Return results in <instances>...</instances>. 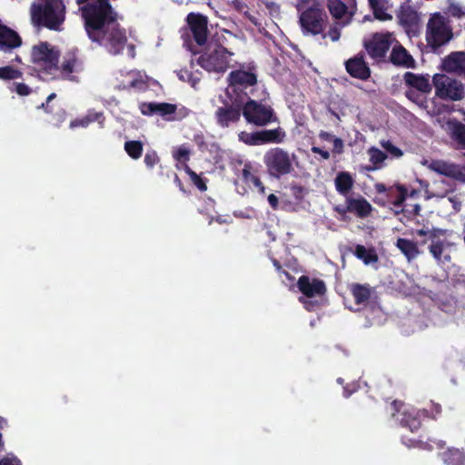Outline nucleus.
I'll return each instance as SVG.
<instances>
[{
	"instance_id": "31",
	"label": "nucleus",
	"mask_w": 465,
	"mask_h": 465,
	"mask_svg": "<svg viewBox=\"0 0 465 465\" xmlns=\"http://www.w3.org/2000/svg\"><path fill=\"white\" fill-rule=\"evenodd\" d=\"M418 414V411L413 408L404 409L402 411L403 417L401 419V422L405 426H408L411 430H417L420 425V421L417 417Z\"/></svg>"
},
{
	"instance_id": "30",
	"label": "nucleus",
	"mask_w": 465,
	"mask_h": 465,
	"mask_svg": "<svg viewBox=\"0 0 465 465\" xmlns=\"http://www.w3.org/2000/svg\"><path fill=\"white\" fill-rule=\"evenodd\" d=\"M447 127L450 136L456 140L461 147H465V125L458 122L449 121Z\"/></svg>"
},
{
	"instance_id": "25",
	"label": "nucleus",
	"mask_w": 465,
	"mask_h": 465,
	"mask_svg": "<svg viewBox=\"0 0 465 465\" xmlns=\"http://www.w3.org/2000/svg\"><path fill=\"white\" fill-rule=\"evenodd\" d=\"M257 144L267 143H282L285 134L282 129L262 130L256 132Z\"/></svg>"
},
{
	"instance_id": "55",
	"label": "nucleus",
	"mask_w": 465,
	"mask_h": 465,
	"mask_svg": "<svg viewBox=\"0 0 465 465\" xmlns=\"http://www.w3.org/2000/svg\"><path fill=\"white\" fill-rule=\"evenodd\" d=\"M398 189L401 192V197L395 203L396 205H400L405 200V195H406V193H407L406 190L403 189L401 186H399Z\"/></svg>"
},
{
	"instance_id": "35",
	"label": "nucleus",
	"mask_w": 465,
	"mask_h": 465,
	"mask_svg": "<svg viewBox=\"0 0 465 465\" xmlns=\"http://www.w3.org/2000/svg\"><path fill=\"white\" fill-rule=\"evenodd\" d=\"M398 18L402 25H411L416 22L417 14L409 5H403L399 10Z\"/></svg>"
},
{
	"instance_id": "8",
	"label": "nucleus",
	"mask_w": 465,
	"mask_h": 465,
	"mask_svg": "<svg viewBox=\"0 0 465 465\" xmlns=\"http://www.w3.org/2000/svg\"><path fill=\"white\" fill-rule=\"evenodd\" d=\"M114 77L115 87L118 89L143 91L149 86V78L140 71L120 70Z\"/></svg>"
},
{
	"instance_id": "10",
	"label": "nucleus",
	"mask_w": 465,
	"mask_h": 465,
	"mask_svg": "<svg viewBox=\"0 0 465 465\" xmlns=\"http://www.w3.org/2000/svg\"><path fill=\"white\" fill-rule=\"evenodd\" d=\"M325 20L326 15L318 4L308 8L300 15V24L305 34L317 35L322 33Z\"/></svg>"
},
{
	"instance_id": "42",
	"label": "nucleus",
	"mask_w": 465,
	"mask_h": 465,
	"mask_svg": "<svg viewBox=\"0 0 465 465\" xmlns=\"http://www.w3.org/2000/svg\"><path fill=\"white\" fill-rule=\"evenodd\" d=\"M255 135H256V132H254V133L241 132L239 134V139H240V141L243 142L246 144L257 145V138Z\"/></svg>"
},
{
	"instance_id": "57",
	"label": "nucleus",
	"mask_w": 465,
	"mask_h": 465,
	"mask_svg": "<svg viewBox=\"0 0 465 465\" xmlns=\"http://www.w3.org/2000/svg\"><path fill=\"white\" fill-rule=\"evenodd\" d=\"M300 301L304 304L307 310H312L313 303L305 298H301Z\"/></svg>"
},
{
	"instance_id": "9",
	"label": "nucleus",
	"mask_w": 465,
	"mask_h": 465,
	"mask_svg": "<svg viewBox=\"0 0 465 465\" xmlns=\"http://www.w3.org/2000/svg\"><path fill=\"white\" fill-rule=\"evenodd\" d=\"M293 159V155L291 156L281 149H274L266 153L265 163L270 173L279 177L292 171Z\"/></svg>"
},
{
	"instance_id": "50",
	"label": "nucleus",
	"mask_w": 465,
	"mask_h": 465,
	"mask_svg": "<svg viewBox=\"0 0 465 465\" xmlns=\"http://www.w3.org/2000/svg\"><path fill=\"white\" fill-rule=\"evenodd\" d=\"M450 13L454 16H460L464 14L462 7L459 4H450L449 7Z\"/></svg>"
},
{
	"instance_id": "24",
	"label": "nucleus",
	"mask_w": 465,
	"mask_h": 465,
	"mask_svg": "<svg viewBox=\"0 0 465 465\" xmlns=\"http://www.w3.org/2000/svg\"><path fill=\"white\" fill-rule=\"evenodd\" d=\"M232 105H233L232 104ZM217 122L222 126H228L232 123H236L240 119V111L238 108L223 107L216 111Z\"/></svg>"
},
{
	"instance_id": "17",
	"label": "nucleus",
	"mask_w": 465,
	"mask_h": 465,
	"mask_svg": "<svg viewBox=\"0 0 465 465\" xmlns=\"http://www.w3.org/2000/svg\"><path fill=\"white\" fill-rule=\"evenodd\" d=\"M252 185L258 188L261 193H265V188L262 186V183L258 179V177L253 173L252 169L250 164H245L242 171V177L236 183L237 191L244 194L247 193V187L251 188Z\"/></svg>"
},
{
	"instance_id": "33",
	"label": "nucleus",
	"mask_w": 465,
	"mask_h": 465,
	"mask_svg": "<svg viewBox=\"0 0 465 465\" xmlns=\"http://www.w3.org/2000/svg\"><path fill=\"white\" fill-rule=\"evenodd\" d=\"M320 139L331 145L332 153L341 154L343 152L344 144L341 139L329 133H321Z\"/></svg>"
},
{
	"instance_id": "34",
	"label": "nucleus",
	"mask_w": 465,
	"mask_h": 465,
	"mask_svg": "<svg viewBox=\"0 0 465 465\" xmlns=\"http://www.w3.org/2000/svg\"><path fill=\"white\" fill-rule=\"evenodd\" d=\"M353 184V180L349 173H340L335 179V186L339 193H347Z\"/></svg>"
},
{
	"instance_id": "49",
	"label": "nucleus",
	"mask_w": 465,
	"mask_h": 465,
	"mask_svg": "<svg viewBox=\"0 0 465 465\" xmlns=\"http://www.w3.org/2000/svg\"><path fill=\"white\" fill-rule=\"evenodd\" d=\"M15 91L19 95H28L31 92V89L25 84H15Z\"/></svg>"
},
{
	"instance_id": "39",
	"label": "nucleus",
	"mask_w": 465,
	"mask_h": 465,
	"mask_svg": "<svg viewBox=\"0 0 465 465\" xmlns=\"http://www.w3.org/2000/svg\"><path fill=\"white\" fill-rule=\"evenodd\" d=\"M22 76V72L14 66L6 65L0 67V79L15 80Z\"/></svg>"
},
{
	"instance_id": "14",
	"label": "nucleus",
	"mask_w": 465,
	"mask_h": 465,
	"mask_svg": "<svg viewBox=\"0 0 465 465\" xmlns=\"http://www.w3.org/2000/svg\"><path fill=\"white\" fill-rule=\"evenodd\" d=\"M298 288L306 298L322 297L325 291V284L318 279L302 276L297 282Z\"/></svg>"
},
{
	"instance_id": "48",
	"label": "nucleus",
	"mask_w": 465,
	"mask_h": 465,
	"mask_svg": "<svg viewBox=\"0 0 465 465\" xmlns=\"http://www.w3.org/2000/svg\"><path fill=\"white\" fill-rule=\"evenodd\" d=\"M178 76L182 81L190 82L193 87H195L198 83V79L193 78L187 71H180Z\"/></svg>"
},
{
	"instance_id": "13",
	"label": "nucleus",
	"mask_w": 465,
	"mask_h": 465,
	"mask_svg": "<svg viewBox=\"0 0 465 465\" xmlns=\"http://www.w3.org/2000/svg\"><path fill=\"white\" fill-rule=\"evenodd\" d=\"M392 41L391 34H376L369 42H366L365 47L372 58L381 59L384 57Z\"/></svg>"
},
{
	"instance_id": "11",
	"label": "nucleus",
	"mask_w": 465,
	"mask_h": 465,
	"mask_svg": "<svg viewBox=\"0 0 465 465\" xmlns=\"http://www.w3.org/2000/svg\"><path fill=\"white\" fill-rule=\"evenodd\" d=\"M59 52L47 43H40L33 47L32 59L46 71L56 68Z\"/></svg>"
},
{
	"instance_id": "23",
	"label": "nucleus",
	"mask_w": 465,
	"mask_h": 465,
	"mask_svg": "<svg viewBox=\"0 0 465 465\" xmlns=\"http://www.w3.org/2000/svg\"><path fill=\"white\" fill-rule=\"evenodd\" d=\"M328 7L330 13L335 19H341V24L350 23L351 14L348 11L347 6L340 0H329Z\"/></svg>"
},
{
	"instance_id": "60",
	"label": "nucleus",
	"mask_w": 465,
	"mask_h": 465,
	"mask_svg": "<svg viewBox=\"0 0 465 465\" xmlns=\"http://www.w3.org/2000/svg\"><path fill=\"white\" fill-rule=\"evenodd\" d=\"M435 411H436V413H440V405H436V406H435Z\"/></svg>"
},
{
	"instance_id": "61",
	"label": "nucleus",
	"mask_w": 465,
	"mask_h": 465,
	"mask_svg": "<svg viewBox=\"0 0 465 465\" xmlns=\"http://www.w3.org/2000/svg\"><path fill=\"white\" fill-rule=\"evenodd\" d=\"M54 96H55V94H51L48 96L47 100H48V101H51Z\"/></svg>"
},
{
	"instance_id": "53",
	"label": "nucleus",
	"mask_w": 465,
	"mask_h": 465,
	"mask_svg": "<svg viewBox=\"0 0 465 465\" xmlns=\"http://www.w3.org/2000/svg\"><path fill=\"white\" fill-rule=\"evenodd\" d=\"M312 151L315 153H319L324 160H328L330 158V153L326 150H322L319 147L313 146Z\"/></svg>"
},
{
	"instance_id": "45",
	"label": "nucleus",
	"mask_w": 465,
	"mask_h": 465,
	"mask_svg": "<svg viewBox=\"0 0 465 465\" xmlns=\"http://www.w3.org/2000/svg\"><path fill=\"white\" fill-rule=\"evenodd\" d=\"M382 147L392 156L395 158H399L402 156V151L398 147L391 144L390 142L382 143Z\"/></svg>"
},
{
	"instance_id": "3",
	"label": "nucleus",
	"mask_w": 465,
	"mask_h": 465,
	"mask_svg": "<svg viewBox=\"0 0 465 465\" xmlns=\"http://www.w3.org/2000/svg\"><path fill=\"white\" fill-rule=\"evenodd\" d=\"M233 53L223 46L211 42L200 54L197 62L201 67L209 72L223 73L233 61Z\"/></svg>"
},
{
	"instance_id": "28",
	"label": "nucleus",
	"mask_w": 465,
	"mask_h": 465,
	"mask_svg": "<svg viewBox=\"0 0 465 465\" xmlns=\"http://www.w3.org/2000/svg\"><path fill=\"white\" fill-rule=\"evenodd\" d=\"M391 61L394 64L413 67L414 60L402 46H395L391 54Z\"/></svg>"
},
{
	"instance_id": "46",
	"label": "nucleus",
	"mask_w": 465,
	"mask_h": 465,
	"mask_svg": "<svg viewBox=\"0 0 465 465\" xmlns=\"http://www.w3.org/2000/svg\"><path fill=\"white\" fill-rule=\"evenodd\" d=\"M158 162L159 157L154 151L148 152L144 156V163L149 168H153Z\"/></svg>"
},
{
	"instance_id": "5",
	"label": "nucleus",
	"mask_w": 465,
	"mask_h": 465,
	"mask_svg": "<svg viewBox=\"0 0 465 465\" xmlns=\"http://www.w3.org/2000/svg\"><path fill=\"white\" fill-rule=\"evenodd\" d=\"M452 38V31L445 18L440 15H434L427 24L426 40L433 48L440 47Z\"/></svg>"
},
{
	"instance_id": "58",
	"label": "nucleus",
	"mask_w": 465,
	"mask_h": 465,
	"mask_svg": "<svg viewBox=\"0 0 465 465\" xmlns=\"http://www.w3.org/2000/svg\"><path fill=\"white\" fill-rule=\"evenodd\" d=\"M431 230H429V231H425V230H419L417 231V234L420 235V236H428V238L430 239V234L429 232H430Z\"/></svg>"
},
{
	"instance_id": "4",
	"label": "nucleus",
	"mask_w": 465,
	"mask_h": 465,
	"mask_svg": "<svg viewBox=\"0 0 465 465\" xmlns=\"http://www.w3.org/2000/svg\"><path fill=\"white\" fill-rule=\"evenodd\" d=\"M229 86L227 94L231 103L240 107L247 100V89L257 83L256 74L243 70L233 71L229 74Z\"/></svg>"
},
{
	"instance_id": "38",
	"label": "nucleus",
	"mask_w": 465,
	"mask_h": 465,
	"mask_svg": "<svg viewBox=\"0 0 465 465\" xmlns=\"http://www.w3.org/2000/svg\"><path fill=\"white\" fill-rule=\"evenodd\" d=\"M124 149L133 159H138L143 153V144L138 141H129L124 144Z\"/></svg>"
},
{
	"instance_id": "1",
	"label": "nucleus",
	"mask_w": 465,
	"mask_h": 465,
	"mask_svg": "<svg viewBox=\"0 0 465 465\" xmlns=\"http://www.w3.org/2000/svg\"><path fill=\"white\" fill-rule=\"evenodd\" d=\"M82 12L89 37L104 45L111 53H120L126 36L114 22L115 17L107 0H95L84 6Z\"/></svg>"
},
{
	"instance_id": "2",
	"label": "nucleus",
	"mask_w": 465,
	"mask_h": 465,
	"mask_svg": "<svg viewBox=\"0 0 465 465\" xmlns=\"http://www.w3.org/2000/svg\"><path fill=\"white\" fill-rule=\"evenodd\" d=\"M63 0H36L31 7L32 20L52 30H60L64 21Z\"/></svg>"
},
{
	"instance_id": "44",
	"label": "nucleus",
	"mask_w": 465,
	"mask_h": 465,
	"mask_svg": "<svg viewBox=\"0 0 465 465\" xmlns=\"http://www.w3.org/2000/svg\"><path fill=\"white\" fill-rule=\"evenodd\" d=\"M188 174L190 175L192 182L194 183L195 186H197L199 190L203 192L207 190V186L204 181L197 173L189 170Z\"/></svg>"
},
{
	"instance_id": "20",
	"label": "nucleus",
	"mask_w": 465,
	"mask_h": 465,
	"mask_svg": "<svg viewBox=\"0 0 465 465\" xmlns=\"http://www.w3.org/2000/svg\"><path fill=\"white\" fill-rule=\"evenodd\" d=\"M176 106L167 103H143L140 104V111L143 115L157 114L163 117L173 114Z\"/></svg>"
},
{
	"instance_id": "54",
	"label": "nucleus",
	"mask_w": 465,
	"mask_h": 465,
	"mask_svg": "<svg viewBox=\"0 0 465 465\" xmlns=\"http://www.w3.org/2000/svg\"><path fill=\"white\" fill-rule=\"evenodd\" d=\"M268 202L270 203V205L273 208V209H277L278 207V198L276 195L274 194H270L268 196Z\"/></svg>"
},
{
	"instance_id": "21",
	"label": "nucleus",
	"mask_w": 465,
	"mask_h": 465,
	"mask_svg": "<svg viewBox=\"0 0 465 465\" xmlns=\"http://www.w3.org/2000/svg\"><path fill=\"white\" fill-rule=\"evenodd\" d=\"M372 210L371 203L362 197L349 198L346 202V211L361 218L368 216Z\"/></svg>"
},
{
	"instance_id": "52",
	"label": "nucleus",
	"mask_w": 465,
	"mask_h": 465,
	"mask_svg": "<svg viewBox=\"0 0 465 465\" xmlns=\"http://www.w3.org/2000/svg\"><path fill=\"white\" fill-rule=\"evenodd\" d=\"M327 36H329L331 38V41L335 42V41H338L339 38H340V30L339 28L335 25V26H332L328 34H327Z\"/></svg>"
},
{
	"instance_id": "26",
	"label": "nucleus",
	"mask_w": 465,
	"mask_h": 465,
	"mask_svg": "<svg viewBox=\"0 0 465 465\" xmlns=\"http://www.w3.org/2000/svg\"><path fill=\"white\" fill-rule=\"evenodd\" d=\"M404 80L408 85L412 86L420 92L428 93L430 91L431 87L429 78L426 76L408 72L404 74Z\"/></svg>"
},
{
	"instance_id": "27",
	"label": "nucleus",
	"mask_w": 465,
	"mask_h": 465,
	"mask_svg": "<svg viewBox=\"0 0 465 465\" xmlns=\"http://www.w3.org/2000/svg\"><path fill=\"white\" fill-rule=\"evenodd\" d=\"M369 3L376 19L381 21L392 19L391 8L385 0H369Z\"/></svg>"
},
{
	"instance_id": "6",
	"label": "nucleus",
	"mask_w": 465,
	"mask_h": 465,
	"mask_svg": "<svg viewBox=\"0 0 465 465\" xmlns=\"http://www.w3.org/2000/svg\"><path fill=\"white\" fill-rule=\"evenodd\" d=\"M432 81L439 97L452 101L465 97V85L461 82L441 74H434Z\"/></svg>"
},
{
	"instance_id": "51",
	"label": "nucleus",
	"mask_w": 465,
	"mask_h": 465,
	"mask_svg": "<svg viewBox=\"0 0 465 465\" xmlns=\"http://www.w3.org/2000/svg\"><path fill=\"white\" fill-rule=\"evenodd\" d=\"M0 465H21L20 461L14 456H6L0 460Z\"/></svg>"
},
{
	"instance_id": "12",
	"label": "nucleus",
	"mask_w": 465,
	"mask_h": 465,
	"mask_svg": "<svg viewBox=\"0 0 465 465\" xmlns=\"http://www.w3.org/2000/svg\"><path fill=\"white\" fill-rule=\"evenodd\" d=\"M242 104V114L248 123L262 126L272 121V111L270 107L260 104L253 100H246Z\"/></svg>"
},
{
	"instance_id": "63",
	"label": "nucleus",
	"mask_w": 465,
	"mask_h": 465,
	"mask_svg": "<svg viewBox=\"0 0 465 465\" xmlns=\"http://www.w3.org/2000/svg\"><path fill=\"white\" fill-rule=\"evenodd\" d=\"M400 404L401 407H402V404L401 403H398V402H394V406L397 407V405Z\"/></svg>"
},
{
	"instance_id": "18",
	"label": "nucleus",
	"mask_w": 465,
	"mask_h": 465,
	"mask_svg": "<svg viewBox=\"0 0 465 465\" xmlns=\"http://www.w3.org/2000/svg\"><path fill=\"white\" fill-rule=\"evenodd\" d=\"M422 164L427 166L430 170L436 172L440 174L445 175L447 177H451L455 179H460L461 178V171L459 166L444 162L440 160H434V161H423Z\"/></svg>"
},
{
	"instance_id": "16",
	"label": "nucleus",
	"mask_w": 465,
	"mask_h": 465,
	"mask_svg": "<svg viewBox=\"0 0 465 465\" xmlns=\"http://www.w3.org/2000/svg\"><path fill=\"white\" fill-rule=\"evenodd\" d=\"M187 22L195 41L199 45L205 43L208 33L206 17L199 14L191 13L187 16Z\"/></svg>"
},
{
	"instance_id": "40",
	"label": "nucleus",
	"mask_w": 465,
	"mask_h": 465,
	"mask_svg": "<svg viewBox=\"0 0 465 465\" xmlns=\"http://www.w3.org/2000/svg\"><path fill=\"white\" fill-rule=\"evenodd\" d=\"M368 154L370 161L373 163V167L371 170L379 168V165L386 159V154L378 148L372 147L369 149Z\"/></svg>"
},
{
	"instance_id": "37",
	"label": "nucleus",
	"mask_w": 465,
	"mask_h": 465,
	"mask_svg": "<svg viewBox=\"0 0 465 465\" xmlns=\"http://www.w3.org/2000/svg\"><path fill=\"white\" fill-rule=\"evenodd\" d=\"M351 290L357 303L365 302L371 296V290L365 285L353 284Z\"/></svg>"
},
{
	"instance_id": "43",
	"label": "nucleus",
	"mask_w": 465,
	"mask_h": 465,
	"mask_svg": "<svg viewBox=\"0 0 465 465\" xmlns=\"http://www.w3.org/2000/svg\"><path fill=\"white\" fill-rule=\"evenodd\" d=\"M190 152L185 146H180L173 152V157L180 162H186L189 159Z\"/></svg>"
},
{
	"instance_id": "15",
	"label": "nucleus",
	"mask_w": 465,
	"mask_h": 465,
	"mask_svg": "<svg viewBox=\"0 0 465 465\" xmlns=\"http://www.w3.org/2000/svg\"><path fill=\"white\" fill-rule=\"evenodd\" d=\"M441 69L449 74L465 76V52H452L441 61Z\"/></svg>"
},
{
	"instance_id": "32",
	"label": "nucleus",
	"mask_w": 465,
	"mask_h": 465,
	"mask_svg": "<svg viewBox=\"0 0 465 465\" xmlns=\"http://www.w3.org/2000/svg\"><path fill=\"white\" fill-rule=\"evenodd\" d=\"M355 255L366 265L373 264L378 262V255L373 249H367L362 245H358L355 249Z\"/></svg>"
},
{
	"instance_id": "59",
	"label": "nucleus",
	"mask_w": 465,
	"mask_h": 465,
	"mask_svg": "<svg viewBox=\"0 0 465 465\" xmlns=\"http://www.w3.org/2000/svg\"><path fill=\"white\" fill-rule=\"evenodd\" d=\"M376 189L380 193H383L385 191V186L381 183L376 185Z\"/></svg>"
},
{
	"instance_id": "36",
	"label": "nucleus",
	"mask_w": 465,
	"mask_h": 465,
	"mask_svg": "<svg viewBox=\"0 0 465 465\" xmlns=\"http://www.w3.org/2000/svg\"><path fill=\"white\" fill-rule=\"evenodd\" d=\"M443 460L447 465H464L465 456L459 450H448L443 454Z\"/></svg>"
},
{
	"instance_id": "22",
	"label": "nucleus",
	"mask_w": 465,
	"mask_h": 465,
	"mask_svg": "<svg viewBox=\"0 0 465 465\" xmlns=\"http://www.w3.org/2000/svg\"><path fill=\"white\" fill-rule=\"evenodd\" d=\"M347 72L353 77L366 79L370 76V69L365 62L359 57L350 59L346 63Z\"/></svg>"
},
{
	"instance_id": "56",
	"label": "nucleus",
	"mask_w": 465,
	"mask_h": 465,
	"mask_svg": "<svg viewBox=\"0 0 465 465\" xmlns=\"http://www.w3.org/2000/svg\"><path fill=\"white\" fill-rule=\"evenodd\" d=\"M448 195V191L446 192H439V191H431L430 192V197H440V198H443L445 196Z\"/></svg>"
},
{
	"instance_id": "7",
	"label": "nucleus",
	"mask_w": 465,
	"mask_h": 465,
	"mask_svg": "<svg viewBox=\"0 0 465 465\" xmlns=\"http://www.w3.org/2000/svg\"><path fill=\"white\" fill-rule=\"evenodd\" d=\"M447 233L443 229H432L430 234L431 242L429 250L439 264H445L451 260V252L454 244L445 239H441Z\"/></svg>"
},
{
	"instance_id": "19",
	"label": "nucleus",
	"mask_w": 465,
	"mask_h": 465,
	"mask_svg": "<svg viewBox=\"0 0 465 465\" xmlns=\"http://www.w3.org/2000/svg\"><path fill=\"white\" fill-rule=\"evenodd\" d=\"M83 62L74 54H67L61 65V74L64 78L74 80V74L82 72Z\"/></svg>"
},
{
	"instance_id": "29",
	"label": "nucleus",
	"mask_w": 465,
	"mask_h": 465,
	"mask_svg": "<svg viewBox=\"0 0 465 465\" xmlns=\"http://www.w3.org/2000/svg\"><path fill=\"white\" fill-rule=\"evenodd\" d=\"M396 246L409 261L416 259L420 253L417 243L407 239L399 238Z\"/></svg>"
},
{
	"instance_id": "41",
	"label": "nucleus",
	"mask_w": 465,
	"mask_h": 465,
	"mask_svg": "<svg viewBox=\"0 0 465 465\" xmlns=\"http://www.w3.org/2000/svg\"><path fill=\"white\" fill-rule=\"evenodd\" d=\"M100 117H101V114L98 113L89 114L87 116L83 117L82 119H77V120L71 122L70 127L71 128H75L78 126L86 127L90 122L99 120Z\"/></svg>"
},
{
	"instance_id": "62",
	"label": "nucleus",
	"mask_w": 465,
	"mask_h": 465,
	"mask_svg": "<svg viewBox=\"0 0 465 465\" xmlns=\"http://www.w3.org/2000/svg\"><path fill=\"white\" fill-rule=\"evenodd\" d=\"M130 54H131L132 56H134V51H133V47H132V46H130Z\"/></svg>"
},
{
	"instance_id": "47",
	"label": "nucleus",
	"mask_w": 465,
	"mask_h": 465,
	"mask_svg": "<svg viewBox=\"0 0 465 465\" xmlns=\"http://www.w3.org/2000/svg\"><path fill=\"white\" fill-rule=\"evenodd\" d=\"M448 201L451 203L455 212H459L462 204V197L460 194H451L448 196Z\"/></svg>"
}]
</instances>
